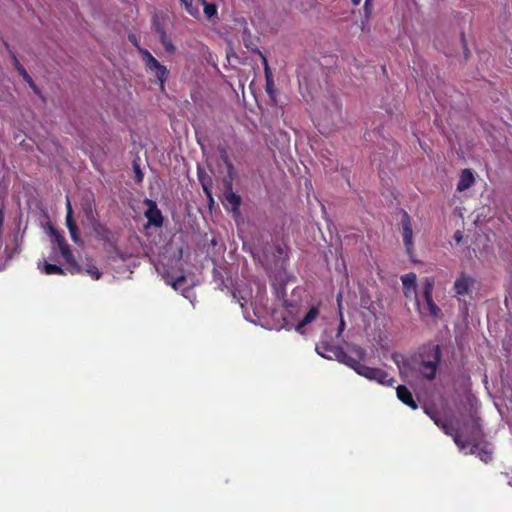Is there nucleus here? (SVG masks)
<instances>
[{
	"label": "nucleus",
	"mask_w": 512,
	"mask_h": 512,
	"mask_svg": "<svg viewBox=\"0 0 512 512\" xmlns=\"http://www.w3.org/2000/svg\"><path fill=\"white\" fill-rule=\"evenodd\" d=\"M52 235L54 236V240L57 243L58 247H62V245L66 244L65 237L62 233L58 232L57 230L52 229Z\"/></svg>",
	"instance_id": "2f4dec72"
},
{
	"label": "nucleus",
	"mask_w": 512,
	"mask_h": 512,
	"mask_svg": "<svg viewBox=\"0 0 512 512\" xmlns=\"http://www.w3.org/2000/svg\"><path fill=\"white\" fill-rule=\"evenodd\" d=\"M461 42H462L463 49H464V56L467 59L468 56H469V49L467 47V43H466V40H465L464 33L461 34Z\"/></svg>",
	"instance_id": "f704fd0d"
},
{
	"label": "nucleus",
	"mask_w": 512,
	"mask_h": 512,
	"mask_svg": "<svg viewBox=\"0 0 512 512\" xmlns=\"http://www.w3.org/2000/svg\"><path fill=\"white\" fill-rule=\"evenodd\" d=\"M61 255L65 259L66 263L69 265V271L71 274H78L82 272V267L77 263L73 253L70 249V246L66 243L59 248Z\"/></svg>",
	"instance_id": "f3484780"
},
{
	"label": "nucleus",
	"mask_w": 512,
	"mask_h": 512,
	"mask_svg": "<svg viewBox=\"0 0 512 512\" xmlns=\"http://www.w3.org/2000/svg\"><path fill=\"white\" fill-rule=\"evenodd\" d=\"M397 398L404 403L405 405L409 406L412 409H417L418 405L416 401L413 398V395L411 391L404 385H399L396 389Z\"/></svg>",
	"instance_id": "a211bd4d"
},
{
	"label": "nucleus",
	"mask_w": 512,
	"mask_h": 512,
	"mask_svg": "<svg viewBox=\"0 0 512 512\" xmlns=\"http://www.w3.org/2000/svg\"><path fill=\"white\" fill-rule=\"evenodd\" d=\"M242 39H243V43L245 45V47L247 49H249L251 52L259 55L261 58L262 56H265L257 47V45L254 43L253 41V37H252V34H251V31L247 28V27H244L243 29V32H242Z\"/></svg>",
	"instance_id": "4be33fe9"
},
{
	"label": "nucleus",
	"mask_w": 512,
	"mask_h": 512,
	"mask_svg": "<svg viewBox=\"0 0 512 512\" xmlns=\"http://www.w3.org/2000/svg\"><path fill=\"white\" fill-rule=\"evenodd\" d=\"M418 370L423 378L431 381L435 379L441 361V348L439 345H426L419 352Z\"/></svg>",
	"instance_id": "7ed1b4c3"
},
{
	"label": "nucleus",
	"mask_w": 512,
	"mask_h": 512,
	"mask_svg": "<svg viewBox=\"0 0 512 512\" xmlns=\"http://www.w3.org/2000/svg\"><path fill=\"white\" fill-rule=\"evenodd\" d=\"M146 217L149 222L156 227H161L163 224V217L161 211L154 205L152 208H149L146 213Z\"/></svg>",
	"instance_id": "b1692460"
},
{
	"label": "nucleus",
	"mask_w": 512,
	"mask_h": 512,
	"mask_svg": "<svg viewBox=\"0 0 512 512\" xmlns=\"http://www.w3.org/2000/svg\"><path fill=\"white\" fill-rule=\"evenodd\" d=\"M200 2L204 6V13L206 14L207 18L211 19L217 14V8L215 4L207 3L205 0Z\"/></svg>",
	"instance_id": "cd10ccee"
},
{
	"label": "nucleus",
	"mask_w": 512,
	"mask_h": 512,
	"mask_svg": "<svg viewBox=\"0 0 512 512\" xmlns=\"http://www.w3.org/2000/svg\"><path fill=\"white\" fill-rule=\"evenodd\" d=\"M142 55L144 56V62L146 67L154 73L160 82L161 88L164 86V81L168 75V70L165 66L161 65L157 59H155L150 52L147 50H140Z\"/></svg>",
	"instance_id": "6e6552de"
},
{
	"label": "nucleus",
	"mask_w": 512,
	"mask_h": 512,
	"mask_svg": "<svg viewBox=\"0 0 512 512\" xmlns=\"http://www.w3.org/2000/svg\"><path fill=\"white\" fill-rule=\"evenodd\" d=\"M129 40L132 42L136 41V37L134 35L129 36Z\"/></svg>",
	"instance_id": "79ce46f5"
},
{
	"label": "nucleus",
	"mask_w": 512,
	"mask_h": 512,
	"mask_svg": "<svg viewBox=\"0 0 512 512\" xmlns=\"http://www.w3.org/2000/svg\"><path fill=\"white\" fill-rule=\"evenodd\" d=\"M81 212L83 214V223L87 224L94 219L98 218L96 210L95 196L93 192L86 191L82 194L80 199Z\"/></svg>",
	"instance_id": "39448f33"
},
{
	"label": "nucleus",
	"mask_w": 512,
	"mask_h": 512,
	"mask_svg": "<svg viewBox=\"0 0 512 512\" xmlns=\"http://www.w3.org/2000/svg\"><path fill=\"white\" fill-rule=\"evenodd\" d=\"M359 2H360V0H352V3H353L354 5H358V4H359Z\"/></svg>",
	"instance_id": "37998d69"
},
{
	"label": "nucleus",
	"mask_w": 512,
	"mask_h": 512,
	"mask_svg": "<svg viewBox=\"0 0 512 512\" xmlns=\"http://www.w3.org/2000/svg\"><path fill=\"white\" fill-rule=\"evenodd\" d=\"M4 45L12 59V64H13L14 68L22 76L24 81L29 85V87L33 90V92L36 93L37 95H39L40 94L39 88L37 87V85L35 84L33 79L31 78V76L27 73L25 68L21 65L16 54L10 49V46L8 45V43L5 42Z\"/></svg>",
	"instance_id": "9b49d317"
},
{
	"label": "nucleus",
	"mask_w": 512,
	"mask_h": 512,
	"mask_svg": "<svg viewBox=\"0 0 512 512\" xmlns=\"http://www.w3.org/2000/svg\"><path fill=\"white\" fill-rule=\"evenodd\" d=\"M462 232L461 231H456L455 234H454V239L456 240L457 243H459L461 240H462Z\"/></svg>",
	"instance_id": "4c0bfd02"
},
{
	"label": "nucleus",
	"mask_w": 512,
	"mask_h": 512,
	"mask_svg": "<svg viewBox=\"0 0 512 512\" xmlns=\"http://www.w3.org/2000/svg\"><path fill=\"white\" fill-rule=\"evenodd\" d=\"M66 226H67L68 229L77 226L76 220L74 219V212H73V210H70L69 212H66Z\"/></svg>",
	"instance_id": "473e14b6"
},
{
	"label": "nucleus",
	"mask_w": 512,
	"mask_h": 512,
	"mask_svg": "<svg viewBox=\"0 0 512 512\" xmlns=\"http://www.w3.org/2000/svg\"><path fill=\"white\" fill-rule=\"evenodd\" d=\"M439 428L443 430L446 435L452 436L455 444L461 449H465L470 445V441L463 439L462 433L459 429H456L452 424L443 421Z\"/></svg>",
	"instance_id": "2eb2a0df"
},
{
	"label": "nucleus",
	"mask_w": 512,
	"mask_h": 512,
	"mask_svg": "<svg viewBox=\"0 0 512 512\" xmlns=\"http://www.w3.org/2000/svg\"><path fill=\"white\" fill-rule=\"evenodd\" d=\"M476 280L467 275L466 273H461V275L456 279L453 289L455 291L456 296H464L469 294L471 289L474 287Z\"/></svg>",
	"instance_id": "ddd939ff"
},
{
	"label": "nucleus",
	"mask_w": 512,
	"mask_h": 512,
	"mask_svg": "<svg viewBox=\"0 0 512 512\" xmlns=\"http://www.w3.org/2000/svg\"><path fill=\"white\" fill-rule=\"evenodd\" d=\"M225 164H226L227 171L229 173V179H226L224 181V186H225L224 198H225V201L231 205V210L234 213H238L242 200H241V197L238 194L234 193L232 190L231 174H232V170H233V165H232V162H225Z\"/></svg>",
	"instance_id": "423d86ee"
},
{
	"label": "nucleus",
	"mask_w": 512,
	"mask_h": 512,
	"mask_svg": "<svg viewBox=\"0 0 512 512\" xmlns=\"http://www.w3.org/2000/svg\"><path fill=\"white\" fill-rule=\"evenodd\" d=\"M155 31L158 34L159 40L163 44L165 50L169 53H173L175 51V46L172 44L164 28L159 22L155 23Z\"/></svg>",
	"instance_id": "412c9836"
},
{
	"label": "nucleus",
	"mask_w": 512,
	"mask_h": 512,
	"mask_svg": "<svg viewBox=\"0 0 512 512\" xmlns=\"http://www.w3.org/2000/svg\"><path fill=\"white\" fill-rule=\"evenodd\" d=\"M72 241L76 244H81L82 240L80 237L78 226L68 229Z\"/></svg>",
	"instance_id": "7c9ffc66"
},
{
	"label": "nucleus",
	"mask_w": 512,
	"mask_h": 512,
	"mask_svg": "<svg viewBox=\"0 0 512 512\" xmlns=\"http://www.w3.org/2000/svg\"><path fill=\"white\" fill-rule=\"evenodd\" d=\"M200 180H201V182H202V186H203V190H204V192H205V193H206V195L209 197V199H210L211 201H213V198H212V195H211V192H210V190H209L208 185L203 181V179H202L201 177H200Z\"/></svg>",
	"instance_id": "c9c22d12"
},
{
	"label": "nucleus",
	"mask_w": 512,
	"mask_h": 512,
	"mask_svg": "<svg viewBox=\"0 0 512 512\" xmlns=\"http://www.w3.org/2000/svg\"><path fill=\"white\" fill-rule=\"evenodd\" d=\"M475 182V177L471 169H463L457 184L459 192L469 189Z\"/></svg>",
	"instance_id": "6ab92c4d"
},
{
	"label": "nucleus",
	"mask_w": 512,
	"mask_h": 512,
	"mask_svg": "<svg viewBox=\"0 0 512 512\" xmlns=\"http://www.w3.org/2000/svg\"><path fill=\"white\" fill-rule=\"evenodd\" d=\"M347 350L350 354L354 355V357H346L343 354H340L342 361H344V365L353 369L358 375L366 378L369 381H376L378 384L383 386H393L396 382L395 378L389 376V374L381 368L369 367L361 363L364 361L367 352L366 350L354 343L346 344Z\"/></svg>",
	"instance_id": "f257e3e1"
},
{
	"label": "nucleus",
	"mask_w": 512,
	"mask_h": 512,
	"mask_svg": "<svg viewBox=\"0 0 512 512\" xmlns=\"http://www.w3.org/2000/svg\"><path fill=\"white\" fill-rule=\"evenodd\" d=\"M316 351L321 357L329 360L335 359L342 364H344V361L341 360L342 357H340V354L346 357H352L341 346H333L326 341H321L320 344L316 346Z\"/></svg>",
	"instance_id": "9d476101"
},
{
	"label": "nucleus",
	"mask_w": 512,
	"mask_h": 512,
	"mask_svg": "<svg viewBox=\"0 0 512 512\" xmlns=\"http://www.w3.org/2000/svg\"><path fill=\"white\" fill-rule=\"evenodd\" d=\"M344 327H345V322H344L343 318H341L339 327H338L337 337L341 336V334L344 330Z\"/></svg>",
	"instance_id": "e433bc0d"
},
{
	"label": "nucleus",
	"mask_w": 512,
	"mask_h": 512,
	"mask_svg": "<svg viewBox=\"0 0 512 512\" xmlns=\"http://www.w3.org/2000/svg\"><path fill=\"white\" fill-rule=\"evenodd\" d=\"M483 437L481 430L480 419L474 418L472 424L471 435L465 438L470 441L471 447L470 454H477V456L485 463H489L492 460V452L486 447L480 445V440Z\"/></svg>",
	"instance_id": "20e7f679"
},
{
	"label": "nucleus",
	"mask_w": 512,
	"mask_h": 512,
	"mask_svg": "<svg viewBox=\"0 0 512 512\" xmlns=\"http://www.w3.org/2000/svg\"><path fill=\"white\" fill-rule=\"evenodd\" d=\"M319 315V308L318 306H312L308 312L305 314V316L302 318V320L300 322H298V324L296 325L295 327V330L298 332V333H301L303 334L304 331H303V328L310 324L311 322H313Z\"/></svg>",
	"instance_id": "aec40b11"
},
{
	"label": "nucleus",
	"mask_w": 512,
	"mask_h": 512,
	"mask_svg": "<svg viewBox=\"0 0 512 512\" xmlns=\"http://www.w3.org/2000/svg\"><path fill=\"white\" fill-rule=\"evenodd\" d=\"M369 3H370V0H366L365 5H364V10H365V13L367 16L370 13Z\"/></svg>",
	"instance_id": "58836bf2"
},
{
	"label": "nucleus",
	"mask_w": 512,
	"mask_h": 512,
	"mask_svg": "<svg viewBox=\"0 0 512 512\" xmlns=\"http://www.w3.org/2000/svg\"><path fill=\"white\" fill-rule=\"evenodd\" d=\"M434 423L439 427L440 424L443 422V420L437 418V417H432Z\"/></svg>",
	"instance_id": "a19ab883"
},
{
	"label": "nucleus",
	"mask_w": 512,
	"mask_h": 512,
	"mask_svg": "<svg viewBox=\"0 0 512 512\" xmlns=\"http://www.w3.org/2000/svg\"><path fill=\"white\" fill-rule=\"evenodd\" d=\"M402 237L408 254L413 251V230L411 225V218L407 212H403L402 219Z\"/></svg>",
	"instance_id": "f8f14e48"
},
{
	"label": "nucleus",
	"mask_w": 512,
	"mask_h": 512,
	"mask_svg": "<svg viewBox=\"0 0 512 512\" xmlns=\"http://www.w3.org/2000/svg\"><path fill=\"white\" fill-rule=\"evenodd\" d=\"M186 281V277L184 275H180L177 277L171 284L174 289H177Z\"/></svg>",
	"instance_id": "72a5a7b5"
},
{
	"label": "nucleus",
	"mask_w": 512,
	"mask_h": 512,
	"mask_svg": "<svg viewBox=\"0 0 512 512\" xmlns=\"http://www.w3.org/2000/svg\"><path fill=\"white\" fill-rule=\"evenodd\" d=\"M290 248L288 245L279 242L266 243L262 249L259 261L268 275L287 271L286 266L289 260Z\"/></svg>",
	"instance_id": "f03ea898"
},
{
	"label": "nucleus",
	"mask_w": 512,
	"mask_h": 512,
	"mask_svg": "<svg viewBox=\"0 0 512 512\" xmlns=\"http://www.w3.org/2000/svg\"><path fill=\"white\" fill-rule=\"evenodd\" d=\"M402 285H403V293L406 298H415L416 303L419 306V301L417 299V276L415 273L410 272L401 277Z\"/></svg>",
	"instance_id": "4468645a"
},
{
	"label": "nucleus",
	"mask_w": 512,
	"mask_h": 512,
	"mask_svg": "<svg viewBox=\"0 0 512 512\" xmlns=\"http://www.w3.org/2000/svg\"><path fill=\"white\" fill-rule=\"evenodd\" d=\"M262 62L264 65V73H265V78H266V92L270 95L271 98H273L274 82L272 79V72L269 68L266 56H262Z\"/></svg>",
	"instance_id": "5701e85b"
},
{
	"label": "nucleus",
	"mask_w": 512,
	"mask_h": 512,
	"mask_svg": "<svg viewBox=\"0 0 512 512\" xmlns=\"http://www.w3.org/2000/svg\"><path fill=\"white\" fill-rule=\"evenodd\" d=\"M92 228V231L95 237L103 242H109L111 240V231L110 229L103 223H101L98 218L94 219L87 223Z\"/></svg>",
	"instance_id": "dca6fc26"
},
{
	"label": "nucleus",
	"mask_w": 512,
	"mask_h": 512,
	"mask_svg": "<svg viewBox=\"0 0 512 512\" xmlns=\"http://www.w3.org/2000/svg\"><path fill=\"white\" fill-rule=\"evenodd\" d=\"M47 275L52 274H58V275H65V271L62 267L56 265V264H50L45 262L42 270Z\"/></svg>",
	"instance_id": "a878e982"
},
{
	"label": "nucleus",
	"mask_w": 512,
	"mask_h": 512,
	"mask_svg": "<svg viewBox=\"0 0 512 512\" xmlns=\"http://www.w3.org/2000/svg\"><path fill=\"white\" fill-rule=\"evenodd\" d=\"M84 271L95 280H98L101 277V272H99L98 268L92 263V261L86 263Z\"/></svg>",
	"instance_id": "bb28decb"
},
{
	"label": "nucleus",
	"mask_w": 512,
	"mask_h": 512,
	"mask_svg": "<svg viewBox=\"0 0 512 512\" xmlns=\"http://www.w3.org/2000/svg\"><path fill=\"white\" fill-rule=\"evenodd\" d=\"M197 169L200 171L201 170V166L198 164L197 166Z\"/></svg>",
	"instance_id": "c03bdc74"
},
{
	"label": "nucleus",
	"mask_w": 512,
	"mask_h": 512,
	"mask_svg": "<svg viewBox=\"0 0 512 512\" xmlns=\"http://www.w3.org/2000/svg\"><path fill=\"white\" fill-rule=\"evenodd\" d=\"M66 210H67V212H69L70 210H73L69 197H67V199H66Z\"/></svg>",
	"instance_id": "ea45409f"
},
{
	"label": "nucleus",
	"mask_w": 512,
	"mask_h": 512,
	"mask_svg": "<svg viewBox=\"0 0 512 512\" xmlns=\"http://www.w3.org/2000/svg\"><path fill=\"white\" fill-rule=\"evenodd\" d=\"M325 117L330 119L332 125H337L341 120V104L336 100H332L331 111Z\"/></svg>",
	"instance_id": "393cba45"
},
{
	"label": "nucleus",
	"mask_w": 512,
	"mask_h": 512,
	"mask_svg": "<svg viewBox=\"0 0 512 512\" xmlns=\"http://www.w3.org/2000/svg\"><path fill=\"white\" fill-rule=\"evenodd\" d=\"M433 288H434V279L431 277H426L423 283V298L426 303V308L428 310L429 315L437 319L441 314V309L436 305L433 300Z\"/></svg>",
	"instance_id": "0eeeda50"
},
{
	"label": "nucleus",
	"mask_w": 512,
	"mask_h": 512,
	"mask_svg": "<svg viewBox=\"0 0 512 512\" xmlns=\"http://www.w3.org/2000/svg\"><path fill=\"white\" fill-rule=\"evenodd\" d=\"M133 171H134L135 182L138 184L142 183L144 174H143L138 162H133Z\"/></svg>",
	"instance_id": "c756f323"
},
{
	"label": "nucleus",
	"mask_w": 512,
	"mask_h": 512,
	"mask_svg": "<svg viewBox=\"0 0 512 512\" xmlns=\"http://www.w3.org/2000/svg\"><path fill=\"white\" fill-rule=\"evenodd\" d=\"M181 3L185 6L187 12L191 15L196 17L199 14V10L197 7H194L192 5V0H180Z\"/></svg>",
	"instance_id": "c85d7f7f"
},
{
	"label": "nucleus",
	"mask_w": 512,
	"mask_h": 512,
	"mask_svg": "<svg viewBox=\"0 0 512 512\" xmlns=\"http://www.w3.org/2000/svg\"><path fill=\"white\" fill-rule=\"evenodd\" d=\"M271 286L273 289V293L275 297L279 300H285L286 298V285L290 280V276L287 271H280L279 273H274L272 275H268Z\"/></svg>",
	"instance_id": "1a4fd4ad"
}]
</instances>
